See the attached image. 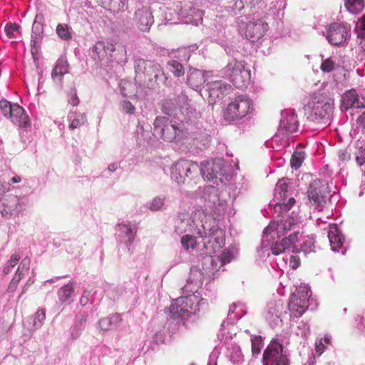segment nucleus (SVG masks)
Listing matches in <instances>:
<instances>
[{
  "mask_svg": "<svg viewBox=\"0 0 365 365\" xmlns=\"http://www.w3.org/2000/svg\"><path fill=\"white\" fill-rule=\"evenodd\" d=\"M162 112L180 122L178 123L163 116H158L155 119V134L167 142L182 140L185 136L183 123H193L198 116L196 110L190 106L187 96L184 94L166 100L163 103Z\"/></svg>",
  "mask_w": 365,
  "mask_h": 365,
  "instance_id": "nucleus-1",
  "label": "nucleus"
},
{
  "mask_svg": "<svg viewBox=\"0 0 365 365\" xmlns=\"http://www.w3.org/2000/svg\"><path fill=\"white\" fill-rule=\"evenodd\" d=\"M203 282V272L196 266L190 268L186 284L182 287L185 296L173 300L170 306V313L173 319H180L186 327L194 324L200 318L207 307V300L198 292Z\"/></svg>",
  "mask_w": 365,
  "mask_h": 365,
  "instance_id": "nucleus-2",
  "label": "nucleus"
},
{
  "mask_svg": "<svg viewBox=\"0 0 365 365\" xmlns=\"http://www.w3.org/2000/svg\"><path fill=\"white\" fill-rule=\"evenodd\" d=\"M202 210H195L191 215L180 212L175 220V231L179 234L192 233L202 239L208 253H216L225 245V232L217 225L208 222Z\"/></svg>",
  "mask_w": 365,
  "mask_h": 365,
  "instance_id": "nucleus-3",
  "label": "nucleus"
},
{
  "mask_svg": "<svg viewBox=\"0 0 365 365\" xmlns=\"http://www.w3.org/2000/svg\"><path fill=\"white\" fill-rule=\"evenodd\" d=\"M288 178H282L278 180L274 188V198L276 202L274 204L275 212L282 214L284 212L288 213L287 218L284 220L273 221L266 228L264 233L267 235L269 231L276 230L277 236L279 238L287 235L289 232H294V230L299 232V224L301 222V217L299 215L298 210H292L289 212L292 206L295 204V200L288 195ZM267 238V235L264 236V240Z\"/></svg>",
  "mask_w": 365,
  "mask_h": 365,
  "instance_id": "nucleus-4",
  "label": "nucleus"
},
{
  "mask_svg": "<svg viewBox=\"0 0 365 365\" xmlns=\"http://www.w3.org/2000/svg\"><path fill=\"white\" fill-rule=\"evenodd\" d=\"M135 81L140 86L154 88L160 83L165 84L168 77L161 66L153 61L136 58L134 61Z\"/></svg>",
  "mask_w": 365,
  "mask_h": 365,
  "instance_id": "nucleus-5",
  "label": "nucleus"
},
{
  "mask_svg": "<svg viewBox=\"0 0 365 365\" xmlns=\"http://www.w3.org/2000/svg\"><path fill=\"white\" fill-rule=\"evenodd\" d=\"M89 56L96 65L101 68L109 66L113 61L121 63L127 60L126 50L123 46L115 47L112 42L105 41L96 42L90 48Z\"/></svg>",
  "mask_w": 365,
  "mask_h": 365,
  "instance_id": "nucleus-6",
  "label": "nucleus"
},
{
  "mask_svg": "<svg viewBox=\"0 0 365 365\" xmlns=\"http://www.w3.org/2000/svg\"><path fill=\"white\" fill-rule=\"evenodd\" d=\"M307 120L324 127L329 123L332 105L321 96H314L304 107Z\"/></svg>",
  "mask_w": 365,
  "mask_h": 365,
  "instance_id": "nucleus-7",
  "label": "nucleus"
},
{
  "mask_svg": "<svg viewBox=\"0 0 365 365\" xmlns=\"http://www.w3.org/2000/svg\"><path fill=\"white\" fill-rule=\"evenodd\" d=\"M275 235H277L276 230H271L266 235H267V238L264 240L265 233L264 231L263 232L262 246L257 250L259 257L262 258L263 261L266 260V257H269L270 254L277 256L284 252L286 250H288L292 245L297 242L299 237L302 236L300 232L294 230V232H291L288 237H284L280 242L277 241L270 245V239H274Z\"/></svg>",
  "mask_w": 365,
  "mask_h": 365,
  "instance_id": "nucleus-8",
  "label": "nucleus"
},
{
  "mask_svg": "<svg viewBox=\"0 0 365 365\" xmlns=\"http://www.w3.org/2000/svg\"><path fill=\"white\" fill-rule=\"evenodd\" d=\"M202 198L205 202V209H202L206 215L205 218L208 222L211 220L212 225H217L216 221L225 212L226 201L220 199L218 188L212 185L203 188Z\"/></svg>",
  "mask_w": 365,
  "mask_h": 365,
  "instance_id": "nucleus-9",
  "label": "nucleus"
},
{
  "mask_svg": "<svg viewBox=\"0 0 365 365\" xmlns=\"http://www.w3.org/2000/svg\"><path fill=\"white\" fill-rule=\"evenodd\" d=\"M253 110L252 100L247 95H238L230 101L225 109L224 118L228 121L240 120L252 113Z\"/></svg>",
  "mask_w": 365,
  "mask_h": 365,
  "instance_id": "nucleus-10",
  "label": "nucleus"
},
{
  "mask_svg": "<svg viewBox=\"0 0 365 365\" xmlns=\"http://www.w3.org/2000/svg\"><path fill=\"white\" fill-rule=\"evenodd\" d=\"M283 343L284 339L278 336L271 341L263 353V365H289L287 350Z\"/></svg>",
  "mask_w": 365,
  "mask_h": 365,
  "instance_id": "nucleus-11",
  "label": "nucleus"
},
{
  "mask_svg": "<svg viewBox=\"0 0 365 365\" xmlns=\"http://www.w3.org/2000/svg\"><path fill=\"white\" fill-rule=\"evenodd\" d=\"M298 125L297 117L293 111H282L277 132L272 138V143L279 141L283 148L286 147L288 145V136L297 131Z\"/></svg>",
  "mask_w": 365,
  "mask_h": 365,
  "instance_id": "nucleus-12",
  "label": "nucleus"
},
{
  "mask_svg": "<svg viewBox=\"0 0 365 365\" xmlns=\"http://www.w3.org/2000/svg\"><path fill=\"white\" fill-rule=\"evenodd\" d=\"M221 72L238 88L247 87L250 81V71L245 69L243 61L236 58L230 60Z\"/></svg>",
  "mask_w": 365,
  "mask_h": 365,
  "instance_id": "nucleus-13",
  "label": "nucleus"
},
{
  "mask_svg": "<svg viewBox=\"0 0 365 365\" xmlns=\"http://www.w3.org/2000/svg\"><path fill=\"white\" fill-rule=\"evenodd\" d=\"M311 294V289L307 284H301L296 287L287 306L291 317H299L304 313L309 307Z\"/></svg>",
  "mask_w": 365,
  "mask_h": 365,
  "instance_id": "nucleus-14",
  "label": "nucleus"
},
{
  "mask_svg": "<svg viewBox=\"0 0 365 365\" xmlns=\"http://www.w3.org/2000/svg\"><path fill=\"white\" fill-rule=\"evenodd\" d=\"M239 32L251 42L260 40L268 31V24L262 19H252L245 22L239 18L237 21Z\"/></svg>",
  "mask_w": 365,
  "mask_h": 365,
  "instance_id": "nucleus-15",
  "label": "nucleus"
},
{
  "mask_svg": "<svg viewBox=\"0 0 365 365\" xmlns=\"http://www.w3.org/2000/svg\"><path fill=\"white\" fill-rule=\"evenodd\" d=\"M26 200L15 195L0 197V213L6 217H16L25 210Z\"/></svg>",
  "mask_w": 365,
  "mask_h": 365,
  "instance_id": "nucleus-16",
  "label": "nucleus"
},
{
  "mask_svg": "<svg viewBox=\"0 0 365 365\" xmlns=\"http://www.w3.org/2000/svg\"><path fill=\"white\" fill-rule=\"evenodd\" d=\"M328 192L326 180L316 179L309 184L307 191L309 200L316 208L322 207L326 202Z\"/></svg>",
  "mask_w": 365,
  "mask_h": 365,
  "instance_id": "nucleus-17",
  "label": "nucleus"
},
{
  "mask_svg": "<svg viewBox=\"0 0 365 365\" xmlns=\"http://www.w3.org/2000/svg\"><path fill=\"white\" fill-rule=\"evenodd\" d=\"M232 86L222 80H217L207 83L202 89H200L202 96H207L210 103H215L230 92Z\"/></svg>",
  "mask_w": 365,
  "mask_h": 365,
  "instance_id": "nucleus-18",
  "label": "nucleus"
},
{
  "mask_svg": "<svg viewBox=\"0 0 365 365\" xmlns=\"http://www.w3.org/2000/svg\"><path fill=\"white\" fill-rule=\"evenodd\" d=\"M285 313L286 309L284 301L278 299L271 300L267 303L264 315L269 326L273 328L282 323V317Z\"/></svg>",
  "mask_w": 365,
  "mask_h": 365,
  "instance_id": "nucleus-19",
  "label": "nucleus"
},
{
  "mask_svg": "<svg viewBox=\"0 0 365 365\" xmlns=\"http://www.w3.org/2000/svg\"><path fill=\"white\" fill-rule=\"evenodd\" d=\"M201 176L204 180L211 181L219 176L225 175V162L222 158H216L201 163Z\"/></svg>",
  "mask_w": 365,
  "mask_h": 365,
  "instance_id": "nucleus-20",
  "label": "nucleus"
},
{
  "mask_svg": "<svg viewBox=\"0 0 365 365\" xmlns=\"http://www.w3.org/2000/svg\"><path fill=\"white\" fill-rule=\"evenodd\" d=\"M350 35L351 26L344 24H331L327 31V39L334 46L343 45Z\"/></svg>",
  "mask_w": 365,
  "mask_h": 365,
  "instance_id": "nucleus-21",
  "label": "nucleus"
},
{
  "mask_svg": "<svg viewBox=\"0 0 365 365\" xmlns=\"http://www.w3.org/2000/svg\"><path fill=\"white\" fill-rule=\"evenodd\" d=\"M135 11L133 20L141 31H148L154 22L150 6L139 5Z\"/></svg>",
  "mask_w": 365,
  "mask_h": 365,
  "instance_id": "nucleus-22",
  "label": "nucleus"
},
{
  "mask_svg": "<svg viewBox=\"0 0 365 365\" xmlns=\"http://www.w3.org/2000/svg\"><path fill=\"white\" fill-rule=\"evenodd\" d=\"M136 234L135 226L130 222L119 223L116 226V238L119 244L125 245L129 250Z\"/></svg>",
  "mask_w": 365,
  "mask_h": 365,
  "instance_id": "nucleus-23",
  "label": "nucleus"
},
{
  "mask_svg": "<svg viewBox=\"0 0 365 365\" xmlns=\"http://www.w3.org/2000/svg\"><path fill=\"white\" fill-rule=\"evenodd\" d=\"M179 18L185 24L198 25L202 21V11L191 3H185L179 11Z\"/></svg>",
  "mask_w": 365,
  "mask_h": 365,
  "instance_id": "nucleus-24",
  "label": "nucleus"
},
{
  "mask_svg": "<svg viewBox=\"0 0 365 365\" xmlns=\"http://www.w3.org/2000/svg\"><path fill=\"white\" fill-rule=\"evenodd\" d=\"M327 236L331 250L344 255L346 252V248L344 245V236L336 225H329Z\"/></svg>",
  "mask_w": 365,
  "mask_h": 365,
  "instance_id": "nucleus-25",
  "label": "nucleus"
},
{
  "mask_svg": "<svg viewBox=\"0 0 365 365\" xmlns=\"http://www.w3.org/2000/svg\"><path fill=\"white\" fill-rule=\"evenodd\" d=\"M364 108H365V96L359 95L356 90L347 91L341 96V108L344 110Z\"/></svg>",
  "mask_w": 365,
  "mask_h": 365,
  "instance_id": "nucleus-26",
  "label": "nucleus"
},
{
  "mask_svg": "<svg viewBox=\"0 0 365 365\" xmlns=\"http://www.w3.org/2000/svg\"><path fill=\"white\" fill-rule=\"evenodd\" d=\"M107 10L110 11L113 14H119V19H122L123 24L125 25L129 22L130 14L128 11V0H112V4L108 6Z\"/></svg>",
  "mask_w": 365,
  "mask_h": 365,
  "instance_id": "nucleus-27",
  "label": "nucleus"
},
{
  "mask_svg": "<svg viewBox=\"0 0 365 365\" xmlns=\"http://www.w3.org/2000/svg\"><path fill=\"white\" fill-rule=\"evenodd\" d=\"M202 269L208 275L214 276L220 268L224 265L220 256H206L202 261Z\"/></svg>",
  "mask_w": 365,
  "mask_h": 365,
  "instance_id": "nucleus-28",
  "label": "nucleus"
},
{
  "mask_svg": "<svg viewBox=\"0 0 365 365\" xmlns=\"http://www.w3.org/2000/svg\"><path fill=\"white\" fill-rule=\"evenodd\" d=\"M12 123L20 128H27L30 125L29 117L26 115L24 108L19 106L14 105V110L10 117Z\"/></svg>",
  "mask_w": 365,
  "mask_h": 365,
  "instance_id": "nucleus-29",
  "label": "nucleus"
},
{
  "mask_svg": "<svg viewBox=\"0 0 365 365\" xmlns=\"http://www.w3.org/2000/svg\"><path fill=\"white\" fill-rule=\"evenodd\" d=\"M204 83V73L202 71L195 68L190 69L187 78V83L189 86L198 91V89H202L201 86Z\"/></svg>",
  "mask_w": 365,
  "mask_h": 365,
  "instance_id": "nucleus-30",
  "label": "nucleus"
},
{
  "mask_svg": "<svg viewBox=\"0 0 365 365\" xmlns=\"http://www.w3.org/2000/svg\"><path fill=\"white\" fill-rule=\"evenodd\" d=\"M42 19L43 16L41 14H36L34 21L31 31V45L33 46H37L41 42L43 38V25L41 21Z\"/></svg>",
  "mask_w": 365,
  "mask_h": 365,
  "instance_id": "nucleus-31",
  "label": "nucleus"
},
{
  "mask_svg": "<svg viewBox=\"0 0 365 365\" xmlns=\"http://www.w3.org/2000/svg\"><path fill=\"white\" fill-rule=\"evenodd\" d=\"M68 72V65L65 59H58L54 66L51 76L53 81L56 83L61 84L63 78V76Z\"/></svg>",
  "mask_w": 365,
  "mask_h": 365,
  "instance_id": "nucleus-32",
  "label": "nucleus"
},
{
  "mask_svg": "<svg viewBox=\"0 0 365 365\" xmlns=\"http://www.w3.org/2000/svg\"><path fill=\"white\" fill-rule=\"evenodd\" d=\"M74 282H70L58 289L57 295L61 304H70L73 302L72 297L74 292Z\"/></svg>",
  "mask_w": 365,
  "mask_h": 365,
  "instance_id": "nucleus-33",
  "label": "nucleus"
},
{
  "mask_svg": "<svg viewBox=\"0 0 365 365\" xmlns=\"http://www.w3.org/2000/svg\"><path fill=\"white\" fill-rule=\"evenodd\" d=\"M120 315L119 314H114L101 319L98 322V325L101 330L108 331L116 329L120 325Z\"/></svg>",
  "mask_w": 365,
  "mask_h": 365,
  "instance_id": "nucleus-34",
  "label": "nucleus"
},
{
  "mask_svg": "<svg viewBox=\"0 0 365 365\" xmlns=\"http://www.w3.org/2000/svg\"><path fill=\"white\" fill-rule=\"evenodd\" d=\"M182 170H185L186 178L194 180L201 175L200 165L196 162L188 160L185 159V164L179 165Z\"/></svg>",
  "mask_w": 365,
  "mask_h": 365,
  "instance_id": "nucleus-35",
  "label": "nucleus"
},
{
  "mask_svg": "<svg viewBox=\"0 0 365 365\" xmlns=\"http://www.w3.org/2000/svg\"><path fill=\"white\" fill-rule=\"evenodd\" d=\"M184 163L185 164V159H180L173 164L170 169L171 178L178 184L184 183L186 180L185 170L179 168V165Z\"/></svg>",
  "mask_w": 365,
  "mask_h": 365,
  "instance_id": "nucleus-36",
  "label": "nucleus"
},
{
  "mask_svg": "<svg viewBox=\"0 0 365 365\" xmlns=\"http://www.w3.org/2000/svg\"><path fill=\"white\" fill-rule=\"evenodd\" d=\"M68 120L69 121V128L73 130L84 125L86 121V116L84 113L70 111L68 115Z\"/></svg>",
  "mask_w": 365,
  "mask_h": 365,
  "instance_id": "nucleus-37",
  "label": "nucleus"
},
{
  "mask_svg": "<svg viewBox=\"0 0 365 365\" xmlns=\"http://www.w3.org/2000/svg\"><path fill=\"white\" fill-rule=\"evenodd\" d=\"M267 7L264 9V16L272 15L279 17L280 15V9L284 7V4L282 1L278 0H266Z\"/></svg>",
  "mask_w": 365,
  "mask_h": 365,
  "instance_id": "nucleus-38",
  "label": "nucleus"
},
{
  "mask_svg": "<svg viewBox=\"0 0 365 365\" xmlns=\"http://www.w3.org/2000/svg\"><path fill=\"white\" fill-rule=\"evenodd\" d=\"M154 135L156 136L155 132L152 133L150 130H146L143 125L138 126L136 130V139L140 145L145 142L148 144H151V140Z\"/></svg>",
  "mask_w": 365,
  "mask_h": 365,
  "instance_id": "nucleus-39",
  "label": "nucleus"
},
{
  "mask_svg": "<svg viewBox=\"0 0 365 365\" xmlns=\"http://www.w3.org/2000/svg\"><path fill=\"white\" fill-rule=\"evenodd\" d=\"M166 67L175 77H181L185 74L184 66L182 63L178 60L172 59L168 61Z\"/></svg>",
  "mask_w": 365,
  "mask_h": 365,
  "instance_id": "nucleus-40",
  "label": "nucleus"
},
{
  "mask_svg": "<svg viewBox=\"0 0 365 365\" xmlns=\"http://www.w3.org/2000/svg\"><path fill=\"white\" fill-rule=\"evenodd\" d=\"M56 32L58 36L63 41H69L72 38V29L67 24H58Z\"/></svg>",
  "mask_w": 365,
  "mask_h": 365,
  "instance_id": "nucleus-41",
  "label": "nucleus"
},
{
  "mask_svg": "<svg viewBox=\"0 0 365 365\" xmlns=\"http://www.w3.org/2000/svg\"><path fill=\"white\" fill-rule=\"evenodd\" d=\"M345 6L350 13L356 14L361 12L364 7V0H346Z\"/></svg>",
  "mask_w": 365,
  "mask_h": 365,
  "instance_id": "nucleus-42",
  "label": "nucleus"
},
{
  "mask_svg": "<svg viewBox=\"0 0 365 365\" xmlns=\"http://www.w3.org/2000/svg\"><path fill=\"white\" fill-rule=\"evenodd\" d=\"M305 157V153L302 150H296L292 155L290 164L292 168L298 169L303 163Z\"/></svg>",
  "mask_w": 365,
  "mask_h": 365,
  "instance_id": "nucleus-43",
  "label": "nucleus"
},
{
  "mask_svg": "<svg viewBox=\"0 0 365 365\" xmlns=\"http://www.w3.org/2000/svg\"><path fill=\"white\" fill-rule=\"evenodd\" d=\"M46 319V312L44 309H38L33 317V325L31 330L33 331L40 329Z\"/></svg>",
  "mask_w": 365,
  "mask_h": 365,
  "instance_id": "nucleus-44",
  "label": "nucleus"
},
{
  "mask_svg": "<svg viewBox=\"0 0 365 365\" xmlns=\"http://www.w3.org/2000/svg\"><path fill=\"white\" fill-rule=\"evenodd\" d=\"M228 356L230 360L235 365L240 363L243 358L240 348L237 346H233L228 349Z\"/></svg>",
  "mask_w": 365,
  "mask_h": 365,
  "instance_id": "nucleus-45",
  "label": "nucleus"
},
{
  "mask_svg": "<svg viewBox=\"0 0 365 365\" xmlns=\"http://www.w3.org/2000/svg\"><path fill=\"white\" fill-rule=\"evenodd\" d=\"M14 105L16 104L11 103L6 99H2L0 101V109L2 114L6 118H10L13 113V110H14Z\"/></svg>",
  "mask_w": 365,
  "mask_h": 365,
  "instance_id": "nucleus-46",
  "label": "nucleus"
},
{
  "mask_svg": "<svg viewBox=\"0 0 365 365\" xmlns=\"http://www.w3.org/2000/svg\"><path fill=\"white\" fill-rule=\"evenodd\" d=\"M195 46H190L188 48H179L177 51L175 57L180 59L182 62H187L189 61L191 56V52L195 49Z\"/></svg>",
  "mask_w": 365,
  "mask_h": 365,
  "instance_id": "nucleus-47",
  "label": "nucleus"
},
{
  "mask_svg": "<svg viewBox=\"0 0 365 365\" xmlns=\"http://www.w3.org/2000/svg\"><path fill=\"white\" fill-rule=\"evenodd\" d=\"M192 235V233H187L181 238L182 246L187 250H194L196 246L195 238Z\"/></svg>",
  "mask_w": 365,
  "mask_h": 365,
  "instance_id": "nucleus-48",
  "label": "nucleus"
},
{
  "mask_svg": "<svg viewBox=\"0 0 365 365\" xmlns=\"http://www.w3.org/2000/svg\"><path fill=\"white\" fill-rule=\"evenodd\" d=\"M97 294V291H94L92 292L91 291L84 290L81 298H80V304L83 307L86 306L88 303L92 304H95V300L93 299L94 295Z\"/></svg>",
  "mask_w": 365,
  "mask_h": 365,
  "instance_id": "nucleus-49",
  "label": "nucleus"
},
{
  "mask_svg": "<svg viewBox=\"0 0 365 365\" xmlns=\"http://www.w3.org/2000/svg\"><path fill=\"white\" fill-rule=\"evenodd\" d=\"M237 254V251L236 249H235L234 247L228 248L223 250L222 255L220 257L225 264L226 263L230 262L231 260L235 257Z\"/></svg>",
  "mask_w": 365,
  "mask_h": 365,
  "instance_id": "nucleus-50",
  "label": "nucleus"
},
{
  "mask_svg": "<svg viewBox=\"0 0 365 365\" xmlns=\"http://www.w3.org/2000/svg\"><path fill=\"white\" fill-rule=\"evenodd\" d=\"M165 201V197L164 196H157L149 203L148 208L152 211H158L163 207Z\"/></svg>",
  "mask_w": 365,
  "mask_h": 365,
  "instance_id": "nucleus-51",
  "label": "nucleus"
},
{
  "mask_svg": "<svg viewBox=\"0 0 365 365\" xmlns=\"http://www.w3.org/2000/svg\"><path fill=\"white\" fill-rule=\"evenodd\" d=\"M359 149L356 153V161L360 167H365V143H358Z\"/></svg>",
  "mask_w": 365,
  "mask_h": 365,
  "instance_id": "nucleus-52",
  "label": "nucleus"
},
{
  "mask_svg": "<svg viewBox=\"0 0 365 365\" xmlns=\"http://www.w3.org/2000/svg\"><path fill=\"white\" fill-rule=\"evenodd\" d=\"M252 341V354L253 357H257L261 351V345L262 343V337L254 336L251 339Z\"/></svg>",
  "mask_w": 365,
  "mask_h": 365,
  "instance_id": "nucleus-53",
  "label": "nucleus"
},
{
  "mask_svg": "<svg viewBox=\"0 0 365 365\" xmlns=\"http://www.w3.org/2000/svg\"><path fill=\"white\" fill-rule=\"evenodd\" d=\"M20 258H21V257L19 254H16V253L13 254L11 256V258L9 260V262L4 267V269H3L4 274H9L11 272V269L14 267L17 264Z\"/></svg>",
  "mask_w": 365,
  "mask_h": 365,
  "instance_id": "nucleus-54",
  "label": "nucleus"
},
{
  "mask_svg": "<svg viewBox=\"0 0 365 365\" xmlns=\"http://www.w3.org/2000/svg\"><path fill=\"white\" fill-rule=\"evenodd\" d=\"M20 26L16 24H7L5 26V32L9 38H16V34L19 33Z\"/></svg>",
  "mask_w": 365,
  "mask_h": 365,
  "instance_id": "nucleus-55",
  "label": "nucleus"
},
{
  "mask_svg": "<svg viewBox=\"0 0 365 365\" xmlns=\"http://www.w3.org/2000/svg\"><path fill=\"white\" fill-rule=\"evenodd\" d=\"M335 61L332 58H329L322 62L320 68L323 72H331L334 69Z\"/></svg>",
  "mask_w": 365,
  "mask_h": 365,
  "instance_id": "nucleus-56",
  "label": "nucleus"
},
{
  "mask_svg": "<svg viewBox=\"0 0 365 365\" xmlns=\"http://www.w3.org/2000/svg\"><path fill=\"white\" fill-rule=\"evenodd\" d=\"M120 109L123 112L130 115L134 114L135 111V106L127 100L120 102Z\"/></svg>",
  "mask_w": 365,
  "mask_h": 365,
  "instance_id": "nucleus-57",
  "label": "nucleus"
},
{
  "mask_svg": "<svg viewBox=\"0 0 365 365\" xmlns=\"http://www.w3.org/2000/svg\"><path fill=\"white\" fill-rule=\"evenodd\" d=\"M358 36L365 41V14L359 20L357 24Z\"/></svg>",
  "mask_w": 365,
  "mask_h": 365,
  "instance_id": "nucleus-58",
  "label": "nucleus"
},
{
  "mask_svg": "<svg viewBox=\"0 0 365 365\" xmlns=\"http://www.w3.org/2000/svg\"><path fill=\"white\" fill-rule=\"evenodd\" d=\"M282 260L284 262L285 264H287L288 260L289 261V266L293 269H295L299 267V258L297 256H287L284 257L282 258Z\"/></svg>",
  "mask_w": 365,
  "mask_h": 365,
  "instance_id": "nucleus-59",
  "label": "nucleus"
},
{
  "mask_svg": "<svg viewBox=\"0 0 365 365\" xmlns=\"http://www.w3.org/2000/svg\"><path fill=\"white\" fill-rule=\"evenodd\" d=\"M30 266V260L29 259H24L17 269V273L19 272V274H24L25 272H27L29 269Z\"/></svg>",
  "mask_w": 365,
  "mask_h": 365,
  "instance_id": "nucleus-60",
  "label": "nucleus"
},
{
  "mask_svg": "<svg viewBox=\"0 0 365 365\" xmlns=\"http://www.w3.org/2000/svg\"><path fill=\"white\" fill-rule=\"evenodd\" d=\"M265 2L266 0H250L249 4L252 7H257L262 12H264V9L267 7Z\"/></svg>",
  "mask_w": 365,
  "mask_h": 365,
  "instance_id": "nucleus-61",
  "label": "nucleus"
},
{
  "mask_svg": "<svg viewBox=\"0 0 365 365\" xmlns=\"http://www.w3.org/2000/svg\"><path fill=\"white\" fill-rule=\"evenodd\" d=\"M327 345H326L323 340L317 339L315 343V351L318 354V356H321L324 351L327 349Z\"/></svg>",
  "mask_w": 365,
  "mask_h": 365,
  "instance_id": "nucleus-62",
  "label": "nucleus"
},
{
  "mask_svg": "<svg viewBox=\"0 0 365 365\" xmlns=\"http://www.w3.org/2000/svg\"><path fill=\"white\" fill-rule=\"evenodd\" d=\"M216 24L215 26L217 28L219 26V29L221 31L222 29H224L225 27L227 25V19H225L222 16H217L216 19H215Z\"/></svg>",
  "mask_w": 365,
  "mask_h": 365,
  "instance_id": "nucleus-63",
  "label": "nucleus"
},
{
  "mask_svg": "<svg viewBox=\"0 0 365 365\" xmlns=\"http://www.w3.org/2000/svg\"><path fill=\"white\" fill-rule=\"evenodd\" d=\"M68 102L73 106H76L79 104L80 101L75 90L68 95Z\"/></svg>",
  "mask_w": 365,
  "mask_h": 365,
  "instance_id": "nucleus-64",
  "label": "nucleus"
}]
</instances>
